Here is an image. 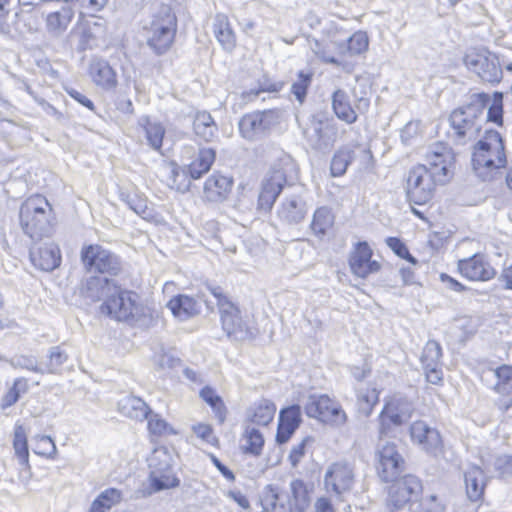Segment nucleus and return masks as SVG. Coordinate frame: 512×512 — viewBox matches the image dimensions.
Returning <instances> with one entry per match:
<instances>
[{
  "instance_id": "25",
  "label": "nucleus",
  "mask_w": 512,
  "mask_h": 512,
  "mask_svg": "<svg viewBox=\"0 0 512 512\" xmlns=\"http://www.w3.org/2000/svg\"><path fill=\"white\" fill-rule=\"evenodd\" d=\"M232 185V178L220 173H213L204 183L203 197L209 202H222L231 192Z\"/></svg>"
},
{
  "instance_id": "47",
  "label": "nucleus",
  "mask_w": 512,
  "mask_h": 512,
  "mask_svg": "<svg viewBox=\"0 0 512 512\" xmlns=\"http://www.w3.org/2000/svg\"><path fill=\"white\" fill-rule=\"evenodd\" d=\"M33 451L40 456L54 459L57 455V447L50 436L37 435L34 438Z\"/></svg>"
},
{
  "instance_id": "42",
  "label": "nucleus",
  "mask_w": 512,
  "mask_h": 512,
  "mask_svg": "<svg viewBox=\"0 0 512 512\" xmlns=\"http://www.w3.org/2000/svg\"><path fill=\"white\" fill-rule=\"evenodd\" d=\"M13 448L19 463L23 466L29 465V451L25 429L22 425H16L14 429Z\"/></svg>"
},
{
  "instance_id": "14",
  "label": "nucleus",
  "mask_w": 512,
  "mask_h": 512,
  "mask_svg": "<svg viewBox=\"0 0 512 512\" xmlns=\"http://www.w3.org/2000/svg\"><path fill=\"white\" fill-rule=\"evenodd\" d=\"M278 122V113L274 110L256 111L245 114L239 121V132L248 141L263 138Z\"/></svg>"
},
{
  "instance_id": "50",
  "label": "nucleus",
  "mask_w": 512,
  "mask_h": 512,
  "mask_svg": "<svg viewBox=\"0 0 512 512\" xmlns=\"http://www.w3.org/2000/svg\"><path fill=\"white\" fill-rule=\"evenodd\" d=\"M200 397L212 407L219 421L223 422L225 419V407L216 392L206 386L200 391Z\"/></svg>"
},
{
  "instance_id": "55",
  "label": "nucleus",
  "mask_w": 512,
  "mask_h": 512,
  "mask_svg": "<svg viewBox=\"0 0 512 512\" xmlns=\"http://www.w3.org/2000/svg\"><path fill=\"white\" fill-rule=\"evenodd\" d=\"M9 363L14 368L26 369L35 373L44 374L45 371L38 365V361L33 356L19 355L9 360Z\"/></svg>"
},
{
  "instance_id": "26",
  "label": "nucleus",
  "mask_w": 512,
  "mask_h": 512,
  "mask_svg": "<svg viewBox=\"0 0 512 512\" xmlns=\"http://www.w3.org/2000/svg\"><path fill=\"white\" fill-rule=\"evenodd\" d=\"M261 512H292L288 495L277 486L267 485L260 497Z\"/></svg>"
},
{
  "instance_id": "9",
  "label": "nucleus",
  "mask_w": 512,
  "mask_h": 512,
  "mask_svg": "<svg viewBox=\"0 0 512 512\" xmlns=\"http://www.w3.org/2000/svg\"><path fill=\"white\" fill-rule=\"evenodd\" d=\"M149 480L153 492L177 487L179 480L172 467V455L166 447L155 448L147 459Z\"/></svg>"
},
{
  "instance_id": "49",
  "label": "nucleus",
  "mask_w": 512,
  "mask_h": 512,
  "mask_svg": "<svg viewBox=\"0 0 512 512\" xmlns=\"http://www.w3.org/2000/svg\"><path fill=\"white\" fill-rule=\"evenodd\" d=\"M290 490L294 499L295 508L304 510L309 504V492L302 480L295 479L290 483Z\"/></svg>"
},
{
  "instance_id": "12",
  "label": "nucleus",
  "mask_w": 512,
  "mask_h": 512,
  "mask_svg": "<svg viewBox=\"0 0 512 512\" xmlns=\"http://www.w3.org/2000/svg\"><path fill=\"white\" fill-rule=\"evenodd\" d=\"M436 184H439V182L428 171L426 165L415 166L408 174L407 197L411 202L423 205L432 198Z\"/></svg>"
},
{
  "instance_id": "45",
  "label": "nucleus",
  "mask_w": 512,
  "mask_h": 512,
  "mask_svg": "<svg viewBox=\"0 0 512 512\" xmlns=\"http://www.w3.org/2000/svg\"><path fill=\"white\" fill-rule=\"evenodd\" d=\"M353 160V151L348 148L339 149L333 156L331 160V174L333 177L342 176L346 170L348 165Z\"/></svg>"
},
{
  "instance_id": "2",
  "label": "nucleus",
  "mask_w": 512,
  "mask_h": 512,
  "mask_svg": "<svg viewBox=\"0 0 512 512\" xmlns=\"http://www.w3.org/2000/svg\"><path fill=\"white\" fill-rule=\"evenodd\" d=\"M506 154L503 140L499 132L487 130L474 146L472 167L476 175L483 181L491 180L506 165Z\"/></svg>"
},
{
  "instance_id": "43",
  "label": "nucleus",
  "mask_w": 512,
  "mask_h": 512,
  "mask_svg": "<svg viewBox=\"0 0 512 512\" xmlns=\"http://www.w3.org/2000/svg\"><path fill=\"white\" fill-rule=\"evenodd\" d=\"M69 356L61 346L51 347L48 351V361L45 365V373L60 374L62 366L68 361Z\"/></svg>"
},
{
  "instance_id": "15",
  "label": "nucleus",
  "mask_w": 512,
  "mask_h": 512,
  "mask_svg": "<svg viewBox=\"0 0 512 512\" xmlns=\"http://www.w3.org/2000/svg\"><path fill=\"white\" fill-rule=\"evenodd\" d=\"M81 261L88 271L116 275L120 271V261L116 255L98 244L81 249Z\"/></svg>"
},
{
  "instance_id": "1",
  "label": "nucleus",
  "mask_w": 512,
  "mask_h": 512,
  "mask_svg": "<svg viewBox=\"0 0 512 512\" xmlns=\"http://www.w3.org/2000/svg\"><path fill=\"white\" fill-rule=\"evenodd\" d=\"M85 293L92 301L103 300L101 311L112 319L140 328H149L155 321L156 312L143 304L137 293L123 289L113 280L91 277Z\"/></svg>"
},
{
  "instance_id": "17",
  "label": "nucleus",
  "mask_w": 512,
  "mask_h": 512,
  "mask_svg": "<svg viewBox=\"0 0 512 512\" xmlns=\"http://www.w3.org/2000/svg\"><path fill=\"white\" fill-rule=\"evenodd\" d=\"M427 169L434 175L439 184H445L452 176L451 168L454 163V154L443 143L433 145L426 155Z\"/></svg>"
},
{
  "instance_id": "39",
  "label": "nucleus",
  "mask_w": 512,
  "mask_h": 512,
  "mask_svg": "<svg viewBox=\"0 0 512 512\" xmlns=\"http://www.w3.org/2000/svg\"><path fill=\"white\" fill-rule=\"evenodd\" d=\"M276 412L275 405L269 400H261L252 410L250 420L257 425L266 426L274 418Z\"/></svg>"
},
{
  "instance_id": "51",
  "label": "nucleus",
  "mask_w": 512,
  "mask_h": 512,
  "mask_svg": "<svg viewBox=\"0 0 512 512\" xmlns=\"http://www.w3.org/2000/svg\"><path fill=\"white\" fill-rule=\"evenodd\" d=\"M28 389L27 381L24 378H17L13 386L2 398V408H8L14 405L20 398L21 394L26 393Z\"/></svg>"
},
{
  "instance_id": "32",
  "label": "nucleus",
  "mask_w": 512,
  "mask_h": 512,
  "mask_svg": "<svg viewBox=\"0 0 512 512\" xmlns=\"http://www.w3.org/2000/svg\"><path fill=\"white\" fill-rule=\"evenodd\" d=\"M482 378L487 382L495 379L493 389L499 394L512 392V366L502 365L495 369H488L483 373Z\"/></svg>"
},
{
  "instance_id": "53",
  "label": "nucleus",
  "mask_w": 512,
  "mask_h": 512,
  "mask_svg": "<svg viewBox=\"0 0 512 512\" xmlns=\"http://www.w3.org/2000/svg\"><path fill=\"white\" fill-rule=\"evenodd\" d=\"M369 40L365 32L358 31L347 39V50L350 54L356 55L368 49Z\"/></svg>"
},
{
  "instance_id": "27",
  "label": "nucleus",
  "mask_w": 512,
  "mask_h": 512,
  "mask_svg": "<svg viewBox=\"0 0 512 512\" xmlns=\"http://www.w3.org/2000/svg\"><path fill=\"white\" fill-rule=\"evenodd\" d=\"M137 130L139 135H143L149 147L155 151L161 149L166 131L160 122L152 121L148 116H141L138 119Z\"/></svg>"
},
{
  "instance_id": "44",
  "label": "nucleus",
  "mask_w": 512,
  "mask_h": 512,
  "mask_svg": "<svg viewBox=\"0 0 512 512\" xmlns=\"http://www.w3.org/2000/svg\"><path fill=\"white\" fill-rule=\"evenodd\" d=\"M442 349L438 342L429 340L422 351L421 364L422 367H439L441 366Z\"/></svg>"
},
{
  "instance_id": "29",
  "label": "nucleus",
  "mask_w": 512,
  "mask_h": 512,
  "mask_svg": "<svg viewBox=\"0 0 512 512\" xmlns=\"http://www.w3.org/2000/svg\"><path fill=\"white\" fill-rule=\"evenodd\" d=\"M216 152L212 148H201L197 157L183 170V175L188 174L192 179H200L207 173L215 161Z\"/></svg>"
},
{
  "instance_id": "3",
  "label": "nucleus",
  "mask_w": 512,
  "mask_h": 512,
  "mask_svg": "<svg viewBox=\"0 0 512 512\" xmlns=\"http://www.w3.org/2000/svg\"><path fill=\"white\" fill-rule=\"evenodd\" d=\"M485 108L480 103H471L454 110L449 118L450 137L456 145L475 141L485 119Z\"/></svg>"
},
{
  "instance_id": "58",
  "label": "nucleus",
  "mask_w": 512,
  "mask_h": 512,
  "mask_svg": "<svg viewBox=\"0 0 512 512\" xmlns=\"http://www.w3.org/2000/svg\"><path fill=\"white\" fill-rule=\"evenodd\" d=\"M148 429L150 433L154 435H163L167 433H174L169 424L162 419L158 414H150L148 415Z\"/></svg>"
},
{
  "instance_id": "4",
  "label": "nucleus",
  "mask_w": 512,
  "mask_h": 512,
  "mask_svg": "<svg viewBox=\"0 0 512 512\" xmlns=\"http://www.w3.org/2000/svg\"><path fill=\"white\" fill-rule=\"evenodd\" d=\"M51 207L47 199L34 195L25 200L19 211L22 230L32 240H40L51 232Z\"/></svg>"
},
{
  "instance_id": "60",
  "label": "nucleus",
  "mask_w": 512,
  "mask_h": 512,
  "mask_svg": "<svg viewBox=\"0 0 512 512\" xmlns=\"http://www.w3.org/2000/svg\"><path fill=\"white\" fill-rule=\"evenodd\" d=\"M495 470L499 476L507 477L512 475V456L502 455L496 458L494 462Z\"/></svg>"
},
{
  "instance_id": "61",
  "label": "nucleus",
  "mask_w": 512,
  "mask_h": 512,
  "mask_svg": "<svg viewBox=\"0 0 512 512\" xmlns=\"http://www.w3.org/2000/svg\"><path fill=\"white\" fill-rule=\"evenodd\" d=\"M192 430L197 435V437L201 438L207 443H212L215 439L213 436L212 428L209 424L198 423L193 425Z\"/></svg>"
},
{
  "instance_id": "5",
  "label": "nucleus",
  "mask_w": 512,
  "mask_h": 512,
  "mask_svg": "<svg viewBox=\"0 0 512 512\" xmlns=\"http://www.w3.org/2000/svg\"><path fill=\"white\" fill-rule=\"evenodd\" d=\"M147 44L161 55L171 46L176 32V17L168 6H161L152 15L149 25L145 27Z\"/></svg>"
},
{
  "instance_id": "30",
  "label": "nucleus",
  "mask_w": 512,
  "mask_h": 512,
  "mask_svg": "<svg viewBox=\"0 0 512 512\" xmlns=\"http://www.w3.org/2000/svg\"><path fill=\"white\" fill-rule=\"evenodd\" d=\"M118 411L125 417L143 421L148 418L150 409L148 405L139 397L125 396L118 402Z\"/></svg>"
},
{
  "instance_id": "20",
  "label": "nucleus",
  "mask_w": 512,
  "mask_h": 512,
  "mask_svg": "<svg viewBox=\"0 0 512 512\" xmlns=\"http://www.w3.org/2000/svg\"><path fill=\"white\" fill-rule=\"evenodd\" d=\"M410 417L411 409L408 404L397 399L387 402L379 415L380 435H387L392 427L401 426Z\"/></svg>"
},
{
  "instance_id": "13",
  "label": "nucleus",
  "mask_w": 512,
  "mask_h": 512,
  "mask_svg": "<svg viewBox=\"0 0 512 512\" xmlns=\"http://www.w3.org/2000/svg\"><path fill=\"white\" fill-rule=\"evenodd\" d=\"M337 130L322 115H312L305 127L303 136L308 145L316 151L330 149L336 140Z\"/></svg>"
},
{
  "instance_id": "57",
  "label": "nucleus",
  "mask_w": 512,
  "mask_h": 512,
  "mask_svg": "<svg viewBox=\"0 0 512 512\" xmlns=\"http://www.w3.org/2000/svg\"><path fill=\"white\" fill-rule=\"evenodd\" d=\"M409 509L412 512H443L444 506L438 501L435 495L422 499L417 504H411Z\"/></svg>"
},
{
  "instance_id": "7",
  "label": "nucleus",
  "mask_w": 512,
  "mask_h": 512,
  "mask_svg": "<svg viewBox=\"0 0 512 512\" xmlns=\"http://www.w3.org/2000/svg\"><path fill=\"white\" fill-rule=\"evenodd\" d=\"M295 164L289 156L275 163L266 173L258 198L261 209L270 210L287 183V175L294 171Z\"/></svg>"
},
{
  "instance_id": "19",
  "label": "nucleus",
  "mask_w": 512,
  "mask_h": 512,
  "mask_svg": "<svg viewBox=\"0 0 512 512\" xmlns=\"http://www.w3.org/2000/svg\"><path fill=\"white\" fill-rule=\"evenodd\" d=\"M378 460L377 471L379 477L385 481H392L400 472V465L403 462L395 444L381 441L376 452Z\"/></svg>"
},
{
  "instance_id": "52",
  "label": "nucleus",
  "mask_w": 512,
  "mask_h": 512,
  "mask_svg": "<svg viewBox=\"0 0 512 512\" xmlns=\"http://www.w3.org/2000/svg\"><path fill=\"white\" fill-rule=\"evenodd\" d=\"M312 81V73H305L300 71L298 73L297 79L291 85V92L295 96V98L299 101V103H303L307 89L310 86Z\"/></svg>"
},
{
  "instance_id": "41",
  "label": "nucleus",
  "mask_w": 512,
  "mask_h": 512,
  "mask_svg": "<svg viewBox=\"0 0 512 512\" xmlns=\"http://www.w3.org/2000/svg\"><path fill=\"white\" fill-rule=\"evenodd\" d=\"M121 492L115 488L106 489L92 503L89 512H106L120 502Z\"/></svg>"
},
{
  "instance_id": "24",
  "label": "nucleus",
  "mask_w": 512,
  "mask_h": 512,
  "mask_svg": "<svg viewBox=\"0 0 512 512\" xmlns=\"http://www.w3.org/2000/svg\"><path fill=\"white\" fill-rule=\"evenodd\" d=\"M30 259L35 267L43 271H52L61 263L59 247L53 242H46L30 249Z\"/></svg>"
},
{
  "instance_id": "18",
  "label": "nucleus",
  "mask_w": 512,
  "mask_h": 512,
  "mask_svg": "<svg viewBox=\"0 0 512 512\" xmlns=\"http://www.w3.org/2000/svg\"><path fill=\"white\" fill-rule=\"evenodd\" d=\"M222 328L227 336L235 341H244L253 337V332L242 319L240 310L232 302H223L219 310Z\"/></svg>"
},
{
  "instance_id": "35",
  "label": "nucleus",
  "mask_w": 512,
  "mask_h": 512,
  "mask_svg": "<svg viewBox=\"0 0 512 512\" xmlns=\"http://www.w3.org/2000/svg\"><path fill=\"white\" fill-rule=\"evenodd\" d=\"M90 75L93 82L103 89H112L117 84L116 73L106 61L93 62L90 66Z\"/></svg>"
},
{
  "instance_id": "11",
  "label": "nucleus",
  "mask_w": 512,
  "mask_h": 512,
  "mask_svg": "<svg viewBox=\"0 0 512 512\" xmlns=\"http://www.w3.org/2000/svg\"><path fill=\"white\" fill-rule=\"evenodd\" d=\"M304 410L308 417L337 427L347 421V415L342 407L324 394L309 395Z\"/></svg>"
},
{
  "instance_id": "46",
  "label": "nucleus",
  "mask_w": 512,
  "mask_h": 512,
  "mask_svg": "<svg viewBox=\"0 0 512 512\" xmlns=\"http://www.w3.org/2000/svg\"><path fill=\"white\" fill-rule=\"evenodd\" d=\"M379 401V392L376 389H366L361 391L358 395V410L364 416H369L374 406Z\"/></svg>"
},
{
  "instance_id": "36",
  "label": "nucleus",
  "mask_w": 512,
  "mask_h": 512,
  "mask_svg": "<svg viewBox=\"0 0 512 512\" xmlns=\"http://www.w3.org/2000/svg\"><path fill=\"white\" fill-rule=\"evenodd\" d=\"M306 213L305 203L299 197L294 196L286 198L278 210L279 217L288 223L302 221Z\"/></svg>"
},
{
  "instance_id": "31",
  "label": "nucleus",
  "mask_w": 512,
  "mask_h": 512,
  "mask_svg": "<svg viewBox=\"0 0 512 512\" xmlns=\"http://www.w3.org/2000/svg\"><path fill=\"white\" fill-rule=\"evenodd\" d=\"M73 15V10L70 7H62L60 10L47 14L45 19L47 32L54 37L61 36L67 30Z\"/></svg>"
},
{
  "instance_id": "63",
  "label": "nucleus",
  "mask_w": 512,
  "mask_h": 512,
  "mask_svg": "<svg viewBox=\"0 0 512 512\" xmlns=\"http://www.w3.org/2000/svg\"><path fill=\"white\" fill-rule=\"evenodd\" d=\"M296 429L297 428L293 427L292 425L284 424L279 421L276 434L277 442L280 444L286 443L294 434Z\"/></svg>"
},
{
  "instance_id": "33",
  "label": "nucleus",
  "mask_w": 512,
  "mask_h": 512,
  "mask_svg": "<svg viewBox=\"0 0 512 512\" xmlns=\"http://www.w3.org/2000/svg\"><path fill=\"white\" fill-rule=\"evenodd\" d=\"M466 493L471 501L481 499L485 487V475L478 466H470L464 473Z\"/></svg>"
},
{
  "instance_id": "56",
  "label": "nucleus",
  "mask_w": 512,
  "mask_h": 512,
  "mask_svg": "<svg viewBox=\"0 0 512 512\" xmlns=\"http://www.w3.org/2000/svg\"><path fill=\"white\" fill-rule=\"evenodd\" d=\"M503 96L501 93H495L486 113V120L497 125L502 124L503 119Z\"/></svg>"
},
{
  "instance_id": "37",
  "label": "nucleus",
  "mask_w": 512,
  "mask_h": 512,
  "mask_svg": "<svg viewBox=\"0 0 512 512\" xmlns=\"http://www.w3.org/2000/svg\"><path fill=\"white\" fill-rule=\"evenodd\" d=\"M193 130L198 138L205 142H210L216 136L218 128L211 114L202 111L197 112L194 117Z\"/></svg>"
},
{
  "instance_id": "16",
  "label": "nucleus",
  "mask_w": 512,
  "mask_h": 512,
  "mask_svg": "<svg viewBox=\"0 0 512 512\" xmlns=\"http://www.w3.org/2000/svg\"><path fill=\"white\" fill-rule=\"evenodd\" d=\"M388 491L387 504L391 510L402 509L406 504H416L414 501L422 490L419 479L413 475H406L400 479H393Z\"/></svg>"
},
{
  "instance_id": "8",
  "label": "nucleus",
  "mask_w": 512,
  "mask_h": 512,
  "mask_svg": "<svg viewBox=\"0 0 512 512\" xmlns=\"http://www.w3.org/2000/svg\"><path fill=\"white\" fill-rule=\"evenodd\" d=\"M353 96L355 98V108L351 106L345 91L338 89L332 95L334 113L340 120L348 124L356 122L357 112L363 114L368 111L370 106V87L366 82L357 80V84L353 88Z\"/></svg>"
},
{
  "instance_id": "22",
  "label": "nucleus",
  "mask_w": 512,
  "mask_h": 512,
  "mask_svg": "<svg viewBox=\"0 0 512 512\" xmlns=\"http://www.w3.org/2000/svg\"><path fill=\"white\" fill-rule=\"evenodd\" d=\"M457 268L463 277L471 281H488L495 276L494 268L484 255L478 253L459 260Z\"/></svg>"
},
{
  "instance_id": "6",
  "label": "nucleus",
  "mask_w": 512,
  "mask_h": 512,
  "mask_svg": "<svg viewBox=\"0 0 512 512\" xmlns=\"http://www.w3.org/2000/svg\"><path fill=\"white\" fill-rule=\"evenodd\" d=\"M463 63L483 82L498 84L503 78V70L497 54L484 46L468 48L464 54Z\"/></svg>"
},
{
  "instance_id": "23",
  "label": "nucleus",
  "mask_w": 512,
  "mask_h": 512,
  "mask_svg": "<svg viewBox=\"0 0 512 512\" xmlns=\"http://www.w3.org/2000/svg\"><path fill=\"white\" fill-rule=\"evenodd\" d=\"M410 436L414 443L429 454L436 455L441 450L442 439L435 428H431L424 421H416L410 427Z\"/></svg>"
},
{
  "instance_id": "21",
  "label": "nucleus",
  "mask_w": 512,
  "mask_h": 512,
  "mask_svg": "<svg viewBox=\"0 0 512 512\" xmlns=\"http://www.w3.org/2000/svg\"><path fill=\"white\" fill-rule=\"evenodd\" d=\"M372 249L365 241L358 242L349 257V265L352 273L358 277L366 278L380 269V263L372 260Z\"/></svg>"
},
{
  "instance_id": "28",
  "label": "nucleus",
  "mask_w": 512,
  "mask_h": 512,
  "mask_svg": "<svg viewBox=\"0 0 512 512\" xmlns=\"http://www.w3.org/2000/svg\"><path fill=\"white\" fill-rule=\"evenodd\" d=\"M167 308L180 321H185L200 312L198 302L187 295H177L169 300Z\"/></svg>"
},
{
  "instance_id": "34",
  "label": "nucleus",
  "mask_w": 512,
  "mask_h": 512,
  "mask_svg": "<svg viewBox=\"0 0 512 512\" xmlns=\"http://www.w3.org/2000/svg\"><path fill=\"white\" fill-rule=\"evenodd\" d=\"M213 31L217 41L225 50L232 51L235 48L236 37L225 14L219 13L215 16Z\"/></svg>"
},
{
  "instance_id": "48",
  "label": "nucleus",
  "mask_w": 512,
  "mask_h": 512,
  "mask_svg": "<svg viewBox=\"0 0 512 512\" xmlns=\"http://www.w3.org/2000/svg\"><path fill=\"white\" fill-rule=\"evenodd\" d=\"M314 443V438L312 436H306L302 438L299 442L293 444L291 447L288 460L292 467H297L298 464L305 457L308 448H310Z\"/></svg>"
},
{
  "instance_id": "40",
  "label": "nucleus",
  "mask_w": 512,
  "mask_h": 512,
  "mask_svg": "<svg viewBox=\"0 0 512 512\" xmlns=\"http://www.w3.org/2000/svg\"><path fill=\"white\" fill-rule=\"evenodd\" d=\"M243 451L254 456L261 454L264 438L262 433L251 426H247L243 434Z\"/></svg>"
},
{
  "instance_id": "64",
  "label": "nucleus",
  "mask_w": 512,
  "mask_h": 512,
  "mask_svg": "<svg viewBox=\"0 0 512 512\" xmlns=\"http://www.w3.org/2000/svg\"><path fill=\"white\" fill-rule=\"evenodd\" d=\"M426 379L431 384H440L443 380V372L441 366L439 367H423Z\"/></svg>"
},
{
  "instance_id": "10",
  "label": "nucleus",
  "mask_w": 512,
  "mask_h": 512,
  "mask_svg": "<svg viewBox=\"0 0 512 512\" xmlns=\"http://www.w3.org/2000/svg\"><path fill=\"white\" fill-rule=\"evenodd\" d=\"M356 484L353 467L346 462L328 466L324 475L325 490L340 501H346Z\"/></svg>"
},
{
  "instance_id": "38",
  "label": "nucleus",
  "mask_w": 512,
  "mask_h": 512,
  "mask_svg": "<svg viewBox=\"0 0 512 512\" xmlns=\"http://www.w3.org/2000/svg\"><path fill=\"white\" fill-rule=\"evenodd\" d=\"M334 224V216L328 207H319L313 214L311 222V230L319 238H322L327 234L329 229Z\"/></svg>"
},
{
  "instance_id": "62",
  "label": "nucleus",
  "mask_w": 512,
  "mask_h": 512,
  "mask_svg": "<svg viewBox=\"0 0 512 512\" xmlns=\"http://www.w3.org/2000/svg\"><path fill=\"white\" fill-rule=\"evenodd\" d=\"M387 246L399 257L410 256L405 244L396 237H388L386 239Z\"/></svg>"
},
{
  "instance_id": "59",
  "label": "nucleus",
  "mask_w": 512,
  "mask_h": 512,
  "mask_svg": "<svg viewBox=\"0 0 512 512\" xmlns=\"http://www.w3.org/2000/svg\"><path fill=\"white\" fill-rule=\"evenodd\" d=\"M279 421L292 425L295 428H298L301 422V408L299 405H292L288 408L281 410L279 415Z\"/></svg>"
},
{
  "instance_id": "54",
  "label": "nucleus",
  "mask_w": 512,
  "mask_h": 512,
  "mask_svg": "<svg viewBox=\"0 0 512 512\" xmlns=\"http://www.w3.org/2000/svg\"><path fill=\"white\" fill-rule=\"evenodd\" d=\"M125 201L129 208L143 219H149L152 217L153 211L148 206L147 200L145 198L138 197L137 195H128Z\"/></svg>"
}]
</instances>
